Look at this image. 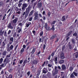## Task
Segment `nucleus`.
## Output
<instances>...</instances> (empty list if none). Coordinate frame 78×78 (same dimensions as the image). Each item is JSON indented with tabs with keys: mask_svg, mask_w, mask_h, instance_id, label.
<instances>
[{
	"mask_svg": "<svg viewBox=\"0 0 78 78\" xmlns=\"http://www.w3.org/2000/svg\"><path fill=\"white\" fill-rule=\"evenodd\" d=\"M5 45H6V44H5V41H3L2 44V48H5Z\"/></svg>",
	"mask_w": 78,
	"mask_h": 78,
	"instance_id": "obj_21",
	"label": "nucleus"
},
{
	"mask_svg": "<svg viewBox=\"0 0 78 78\" xmlns=\"http://www.w3.org/2000/svg\"><path fill=\"white\" fill-rule=\"evenodd\" d=\"M11 54L9 53V54H7L5 58L7 59H10V57H11Z\"/></svg>",
	"mask_w": 78,
	"mask_h": 78,
	"instance_id": "obj_14",
	"label": "nucleus"
},
{
	"mask_svg": "<svg viewBox=\"0 0 78 78\" xmlns=\"http://www.w3.org/2000/svg\"><path fill=\"white\" fill-rule=\"evenodd\" d=\"M27 75H28V76H30V72H28L27 73Z\"/></svg>",
	"mask_w": 78,
	"mask_h": 78,
	"instance_id": "obj_61",
	"label": "nucleus"
},
{
	"mask_svg": "<svg viewBox=\"0 0 78 78\" xmlns=\"http://www.w3.org/2000/svg\"><path fill=\"white\" fill-rule=\"evenodd\" d=\"M23 1V0H20L18 2V3H20L21 2H22Z\"/></svg>",
	"mask_w": 78,
	"mask_h": 78,
	"instance_id": "obj_56",
	"label": "nucleus"
},
{
	"mask_svg": "<svg viewBox=\"0 0 78 78\" xmlns=\"http://www.w3.org/2000/svg\"><path fill=\"white\" fill-rule=\"evenodd\" d=\"M7 52L6 51H4L3 52V53H2V55L3 56H6L7 53Z\"/></svg>",
	"mask_w": 78,
	"mask_h": 78,
	"instance_id": "obj_29",
	"label": "nucleus"
},
{
	"mask_svg": "<svg viewBox=\"0 0 78 78\" xmlns=\"http://www.w3.org/2000/svg\"><path fill=\"white\" fill-rule=\"evenodd\" d=\"M44 27L46 29V30H51V29L50 27L48 25V24L47 23H44Z\"/></svg>",
	"mask_w": 78,
	"mask_h": 78,
	"instance_id": "obj_5",
	"label": "nucleus"
},
{
	"mask_svg": "<svg viewBox=\"0 0 78 78\" xmlns=\"http://www.w3.org/2000/svg\"><path fill=\"white\" fill-rule=\"evenodd\" d=\"M3 5V2L1 1L0 2V6H2Z\"/></svg>",
	"mask_w": 78,
	"mask_h": 78,
	"instance_id": "obj_47",
	"label": "nucleus"
},
{
	"mask_svg": "<svg viewBox=\"0 0 78 78\" xmlns=\"http://www.w3.org/2000/svg\"><path fill=\"white\" fill-rule=\"evenodd\" d=\"M25 51V50L24 49V48H22L20 50V51L21 52H23Z\"/></svg>",
	"mask_w": 78,
	"mask_h": 78,
	"instance_id": "obj_43",
	"label": "nucleus"
},
{
	"mask_svg": "<svg viewBox=\"0 0 78 78\" xmlns=\"http://www.w3.org/2000/svg\"><path fill=\"white\" fill-rule=\"evenodd\" d=\"M45 47H46L45 45L44 44L43 46V48L44 50H45Z\"/></svg>",
	"mask_w": 78,
	"mask_h": 78,
	"instance_id": "obj_64",
	"label": "nucleus"
},
{
	"mask_svg": "<svg viewBox=\"0 0 78 78\" xmlns=\"http://www.w3.org/2000/svg\"><path fill=\"white\" fill-rule=\"evenodd\" d=\"M43 15H46L45 12V11L43 12Z\"/></svg>",
	"mask_w": 78,
	"mask_h": 78,
	"instance_id": "obj_63",
	"label": "nucleus"
},
{
	"mask_svg": "<svg viewBox=\"0 0 78 78\" xmlns=\"http://www.w3.org/2000/svg\"><path fill=\"white\" fill-rule=\"evenodd\" d=\"M69 69L70 71H72L73 70V68L72 67H70Z\"/></svg>",
	"mask_w": 78,
	"mask_h": 78,
	"instance_id": "obj_60",
	"label": "nucleus"
},
{
	"mask_svg": "<svg viewBox=\"0 0 78 78\" xmlns=\"http://www.w3.org/2000/svg\"><path fill=\"white\" fill-rule=\"evenodd\" d=\"M35 1V0H32L31 1V4H33V2Z\"/></svg>",
	"mask_w": 78,
	"mask_h": 78,
	"instance_id": "obj_62",
	"label": "nucleus"
},
{
	"mask_svg": "<svg viewBox=\"0 0 78 78\" xmlns=\"http://www.w3.org/2000/svg\"><path fill=\"white\" fill-rule=\"evenodd\" d=\"M31 9V5H29L26 9L25 12H24L22 14V16L23 18L24 17L25 19H26L28 17V14H29Z\"/></svg>",
	"mask_w": 78,
	"mask_h": 78,
	"instance_id": "obj_1",
	"label": "nucleus"
},
{
	"mask_svg": "<svg viewBox=\"0 0 78 78\" xmlns=\"http://www.w3.org/2000/svg\"><path fill=\"white\" fill-rule=\"evenodd\" d=\"M3 59L2 58H1L0 59V64H2V62H3Z\"/></svg>",
	"mask_w": 78,
	"mask_h": 78,
	"instance_id": "obj_36",
	"label": "nucleus"
},
{
	"mask_svg": "<svg viewBox=\"0 0 78 78\" xmlns=\"http://www.w3.org/2000/svg\"><path fill=\"white\" fill-rule=\"evenodd\" d=\"M16 36V33H14L13 34V37H15Z\"/></svg>",
	"mask_w": 78,
	"mask_h": 78,
	"instance_id": "obj_48",
	"label": "nucleus"
},
{
	"mask_svg": "<svg viewBox=\"0 0 78 78\" xmlns=\"http://www.w3.org/2000/svg\"><path fill=\"white\" fill-rule=\"evenodd\" d=\"M19 26H21V27H22L23 25V23H20L18 24Z\"/></svg>",
	"mask_w": 78,
	"mask_h": 78,
	"instance_id": "obj_51",
	"label": "nucleus"
},
{
	"mask_svg": "<svg viewBox=\"0 0 78 78\" xmlns=\"http://www.w3.org/2000/svg\"><path fill=\"white\" fill-rule=\"evenodd\" d=\"M58 60V58L57 57H55L54 58V61L55 62L56 64H57V61Z\"/></svg>",
	"mask_w": 78,
	"mask_h": 78,
	"instance_id": "obj_23",
	"label": "nucleus"
},
{
	"mask_svg": "<svg viewBox=\"0 0 78 78\" xmlns=\"http://www.w3.org/2000/svg\"><path fill=\"white\" fill-rule=\"evenodd\" d=\"M56 37V35H53L51 38V39L52 40V39H55V37Z\"/></svg>",
	"mask_w": 78,
	"mask_h": 78,
	"instance_id": "obj_22",
	"label": "nucleus"
},
{
	"mask_svg": "<svg viewBox=\"0 0 78 78\" xmlns=\"http://www.w3.org/2000/svg\"><path fill=\"white\" fill-rule=\"evenodd\" d=\"M55 52H53L51 54V56H54V55H55Z\"/></svg>",
	"mask_w": 78,
	"mask_h": 78,
	"instance_id": "obj_50",
	"label": "nucleus"
},
{
	"mask_svg": "<svg viewBox=\"0 0 78 78\" xmlns=\"http://www.w3.org/2000/svg\"><path fill=\"white\" fill-rule=\"evenodd\" d=\"M77 33H75L74 34H73V36H77Z\"/></svg>",
	"mask_w": 78,
	"mask_h": 78,
	"instance_id": "obj_44",
	"label": "nucleus"
},
{
	"mask_svg": "<svg viewBox=\"0 0 78 78\" xmlns=\"http://www.w3.org/2000/svg\"><path fill=\"white\" fill-rule=\"evenodd\" d=\"M16 31H17L19 33H20V32L22 31V28H20L19 27H17Z\"/></svg>",
	"mask_w": 78,
	"mask_h": 78,
	"instance_id": "obj_13",
	"label": "nucleus"
},
{
	"mask_svg": "<svg viewBox=\"0 0 78 78\" xmlns=\"http://www.w3.org/2000/svg\"><path fill=\"white\" fill-rule=\"evenodd\" d=\"M60 58L61 59H64L65 57L64 55V53L61 52L60 54Z\"/></svg>",
	"mask_w": 78,
	"mask_h": 78,
	"instance_id": "obj_16",
	"label": "nucleus"
},
{
	"mask_svg": "<svg viewBox=\"0 0 78 78\" xmlns=\"http://www.w3.org/2000/svg\"><path fill=\"white\" fill-rule=\"evenodd\" d=\"M52 30H53V31H54L55 30V28H54V25H53L52 26V27L51 28Z\"/></svg>",
	"mask_w": 78,
	"mask_h": 78,
	"instance_id": "obj_53",
	"label": "nucleus"
},
{
	"mask_svg": "<svg viewBox=\"0 0 78 78\" xmlns=\"http://www.w3.org/2000/svg\"><path fill=\"white\" fill-rule=\"evenodd\" d=\"M18 7L20 8L21 6H22V3H19V4H18Z\"/></svg>",
	"mask_w": 78,
	"mask_h": 78,
	"instance_id": "obj_46",
	"label": "nucleus"
},
{
	"mask_svg": "<svg viewBox=\"0 0 78 78\" xmlns=\"http://www.w3.org/2000/svg\"><path fill=\"white\" fill-rule=\"evenodd\" d=\"M10 46V45H9V44H8L7 45V51H10L11 50H13V48H14V46L12 45H11Z\"/></svg>",
	"mask_w": 78,
	"mask_h": 78,
	"instance_id": "obj_3",
	"label": "nucleus"
},
{
	"mask_svg": "<svg viewBox=\"0 0 78 78\" xmlns=\"http://www.w3.org/2000/svg\"><path fill=\"white\" fill-rule=\"evenodd\" d=\"M7 27L10 29H13V26L12 25V23L11 22V23H9Z\"/></svg>",
	"mask_w": 78,
	"mask_h": 78,
	"instance_id": "obj_6",
	"label": "nucleus"
},
{
	"mask_svg": "<svg viewBox=\"0 0 78 78\" xmlns=\"http://www.w3.org/2000/svg\"><path fill=\"white\" fill-rule=\"evenodd\" d=\"M35 51H36V49H35V48H34L33 49L32 51L31 52V53L33 54V53L35 52Z\"/></svg>",
	"mask_w": 78,
	"mask_h": 78,
	"instance_id": "obj_30",
	"label": "nucleus"
},
{
	"mask_svg": "<svg viewBox=\"0 0 78 78\" xmlns=\"http://www.w3.org/2000/svg\"><path fill=\"white\" fill-rule=\"evenodd\" d=\"M72 31H70L69 32V33H68V34H67V36H70V34H71V33H72Z\"/></svg>",
	"mask_w": 78,
	"mask_h": 78,
	"instance_id": "obj_38",
	"label": "nucleus"
},
{
	"mask_svg": "<svg viewBox=\"0 0 78 78\" xmlns=\"http://www.w3.org/2000/svg\"><path fill=\"white\" fill-rule=\"evenodd\" d=\"M69 49H70V50H72V49L73 48V47H72V44H69Z\"/></svg>",
	"mask_w": 78,
	"mask_h": 78,
	"instance_id": "obj_26",
	"label": "nucleus"
},
{
	"mask_svg": "<svg viewBox=\"0 0 78 78\" xmlns=\"http://www.w3.org/2000/svg\"><path fill=\"white\" fill-rule=\"evenodd\" d=\"M62 69L63 70H64L66 69V65L64 64H63L61 66Z\"/></svg>",
	"mask_w": 78,
	"mask_h": 78,
	"instance_id": "obj_11",
	"label": "nucleus"
},
{
	"mask_svg": "<svg viewBox=\"0 0 78 78\" xmlns=\"http://www.w3.org/2000/svg\"><path fill=\"white\" fill-rule=\"evenodd\" d=\"M39 62L38 60H34L32 62V63H33V64L36 65V64H37V62Z\"/></svg>",
	"mask_w": 78,
	"mask_h": 78,
	"instance_id": "obj_15",
	"label": "nucleus"
},
{
	"mask_svg": "<svg viewBox=\"0 0 78 78\" xmlns=\"http://www.w3.org/2000/svg\"><path fill=\"white\" fill-rule=\"evenodd\" d=\"M11 31L10 30H9L8 33V35L9 34H10L11 33Z\"/></svg>",
	"mask_w": 78,
	"mask_h": 78,
	"instance_id": "obj_57",
	"label": "nucleus"
},
{
	"mask_svg": "<svg viewBox=\"0 0 78 78\" xmlns=\"http://www.w3.org/2000/svg\"><path fill=\"white\" fill-rule=\"evenodd\" d=\"M13 41H14V37H11L10 38L9 40V44L11 45L12 44V42H13Z\"/></svg>",
	"mask_w": 78,
	"mask_h": 78,
	"instance_id": "obj_9",
	"label": "nucleus"
},
{
	"mask_svg": "<svg viewBox=\"0 0 78 78\" xmlns=\"http://www.w3.org/2000/svg\"><path fill=\"white\" fill-rule=\"evenodd\" d=\"M48 66L49 67H52V65L51 64H48Z\"/></svg>",
	"mask_w": 78,
	"mask_h": 78,
	"instance_id": "obj_49",
	"label": "nucleus"
},
{
	"mask_svg": "<svg viewBox=\"0 0 78 78\" xmlns=\"http://www.w3.org/2000/svg\"><path fill=\"white\" fill-rule=\"evenodd\" d=\"M27 60H24L23 62V66H24L25 65V64H26V63L27 62Z\"/></svg>",
	"mask_w": 78,
	"mask_h": 78,
	"instance_id": "obj_25",
	"label": "nucleus"
},
{
	"mask_svg": "<svg viewBox=\"0 0 78 78\" xmlns=\"http://www.w3.org/2000/svg\"><path fill=\"white\" fill-rule=\"evenodd\" d=\"M19 9L18 8V7H16L15 9V11H19Z\"/></svg>",
	"mask_w": 78,
	"mask_h": 78,
	"instance_id": "obj_45",
	"label": "nucleus"
},
{
	"mask_svg": "<svg viewBox=\"0 0 78 78\" xmlns=\"http://www.w3.org/2000/svg\"><path fill=\"white\" fill-rule=\"evenodd\" d=\"M31 23L30 22L28 23H26L25 27L28 28V27H29V26H30V25H31Z\"/></svg>",
	"mask_w": 78,
	"mask_h": 78,
	"instance_id": "obj_18",
	"label": "nucleus"
},
{
	"mask_svg": "<svg viewBox=\"0 0 78 78\" xmlns=\"http://www.w3.org/2000/svg\"><path fill=\"white\" fill-rule=\"evenodd\" d=\"M71 42L72 43H73V44H75V39H71Z\"/></svg>",
	"mask_w": 78,
	"mask_h": 78,
	"instance_id": "obj_31",
	"label": "nucleus"
},
{
	"mask_svg": "<svg viewBox=\"0 0 78 78\" xmlns=\"http://www.w3.org/2000/svg\"><path fill=\"white\" fill-rule=\"evenodd\" d=\"M42 3L41 2H40L37 4V8H41V6H42Z\"/></svg>",
	"mask_w": 78,
	"mask_h": 78,
	"instance_id": "obj_10",
	"label": "nucleus"
},
{
	"mask_svg": "<svg viewBox=\"0 0 78 78\" xmlns=\"http://www.w3.org/2000/svg\"><path fill=\"white\" fill-rule=\"evenodd\" d=\"M4 33V31L2 32V30H0V35H2Z\"/></svg>",
	"mask_w": 78,
	"mask_h": 78,
	"instance_id": "obj_33",
	"label": "nucleus"
},
{
	"mask_svg": "<svg viewBox=\"0 0 78 78\" xmlns=\"http://www.w3.org/2000/svg\"><path fill=\"white\" fill-rule=\"evenodd\" d=\"M73 56L74 57L76 58H77L78 57V52H76L75 53H74L73 54Z\"/></svg>",
	"mask_w": 78,
	"mask_h": 78,
	"instance_id": "obj_12",
	"label": "nucleus"
},
{
	"mask_svg": "<svg viewBox=\"0 0 78 78\" xmlns=\"http://www.w3.org/2000/svg\"><path fill=\"white\" fill-rule=\"evenodd\" d=\"M34 16H38V14H37V12H35L34 13Z\"/></svg>",
	"mask_w": 78,
	"mask_h": 78,
	"instance_id": "obj_40",
	"label": "nucleus"
},
{
	"mask_svg": "<svg viewBox=\"0 0 78 78\" xmlns=\"http://www.w3.org/2000/svg\"><path fill=\"white\" fill-rule=\"evenodd\" d=\"M56 21L55 20L52 23H51V25H53L54 24H55V23H56Z\"/></svg>",
	"mask_w": 78,
	"mask_h": 78,
	"instance_id": "obj_54",
	"label": "nucleus"
},
{
	"mask_svg": "<svg viewBox=\"0 0 78 78\" xmlns=\"http://www.w3.org/2000/svg\"><path fill=\"white\" fill-rule=\"evenodd\" d=\"M73 73L74 75H75V76H77V73H76L74 72Z\"/></svg>",
	"mask_w": 78,
	"mask_h": 78,
	"instance_id": "obj_59",
	"label": "nucleus"
},
{
	"mask_svg": "<svg viewBox=\"0 0 78 78\" xmlns=\"http://www.w3.org/2000/svg\"><path fill=\"white\" fill-rule=\"evenodd\" d=\"M43 31H41V32H40V36H42V35H43Z\"/></svg>",
	"mask_w": 78,
	"mask_h": 78,
	"instance_id": "obj_42",
	"label": "nucleus"
},
{
	"mask_svg": "<svg viewBox=\"0 0 78 78\" xmlns=\"http://www.w3.org/2000/svg\"><path fill=\"white\" fill-rule=\"evenodd\" d=\"M32 20H33V17L31 16L30 18L29 21H31Z\"/></svg>",
	"mask_w": 78,
	"mask_h": 78,
	"instance_id": "obj_55",
	"label": "nucleus"
},
{
	"mask_svg": "<svg viewBox=\"0 0 78 78\" xmlns=\"http://www.w3.org/2000/svg\"><path fill=\"white\" fill-rule=\"evenodd\" d=\"M9 62V58H5L4 60V63L5 64H6Z\"/></svg>",
	"mask_w": 78,
	"mask_h": 78,
	"instance_id": "obj_7",
	"label": "nucleus"
},
{
	"mask_svg": "<svg viewBox=\"0 0 78 78\" xmlns=\"http://www.w3.org/2000/svg\"><path fill=\"white\" fill-rule=\"evenodd\" d=\"M17 21H18V18L16 17L15 19L11 21V23H12V25L13 27H14L15 25H16Z\"/></svg>",
	"mask_w": 78,
	"mask_h": 78,
	"instance_id": "obj_2",
	"label": "nucleus"
},
{
	"mask_svg": "<svg viewBox=\"0 0 78 78\" xmlns=\"http://www.w3.org/2000/svg\"><path fill=\"white\" fill-rule=\"evenodd\" d=\"M64 62V60H61L58 62V63L60 64H63Z\"/></svg>",
	"mask_w": 78,
	"mask_h": 78,
	"instance_id": "obj_17",
	"label": "nucleus"
},
{
	"mask_svg": "<svg viewBox=\"0 0 78 78\" xmlns=\"http://www.w3.org/2000/svg\"><path fill=\"white\" fill-rule=\"evenodd\" d=\"M48 72V70L47 68H44L43 70V73H44L45 74L47 73Z\"/></svg>",
	"mask_w": 78,
	"mask_h": 78,
	"instance_id": "obj_8",
	"label": "nucleus"
},
{
	"mask_svg": "<svg viewBox=\"0 0 78 78\" xmlns=\"http://www.w3.org/2000/svg\"><path fill=\"white\" fill-rule=\"evenodd\" d=\"M44 41V40H42L41 38H40L39 39V42H43Z\"/></svg>",
	"mask_w": 78,
	"mask_h": 78,
	"instance_id": "obj_37",
	"label": "nucleus"
},
{
	"mask_svg": "<svg viewBox=\"0 0 78 78\" xmlns=\"http://www.w3.org/2000/svg\"><path fill=\"white\" fill-rule=\"evenodd\" d=\"M4 35L5 37H7L8 36V35L6 34V31H5Z\"/></svg>",
	"mask_w": 78,
	"mask_h": 78,
	"instance_id": "obj_32",
	"label": "nucleus"
},
{
	"mask_svg": "<svg viewBox=\"0 0 78 78\" xmlns=\"http://www.w3.org/2000/svg\"><path fill=\"white\" fill-rule=\"evenodd\" d=\"M70 77H71V78H75V76H74V75H73V74L72 73L70 75Z\"/></svg>",
	"mask_w": 78,
	"mask_h": 78,
	"instance_id": "obj_41",
	"label": "nucleus"
},
{
	"mask_svg": "<svg viewBox=\"0 0 78 78\" xmlns=\"http://www.w3.org/2000/svg\"><path fill=\"white\" fill-rule=\"evenodd\" d=\"M8 78H12V75L10 74L8 76Z\"/></svg>",
	"mask_w": 78,
	"mask_h": 78,
	"instance_id": "obj_52",
	"label": "nucleus"
},
{
	"mask_svg": "<svg viewBox=\"0 0 78 78\" xmlns=\"http://www.w3.org/2000/svg\"><path fill=\"white\" fill-rule=\"evenodd\" d=\"M55 73H56L57 74L58 73V69H57V66H55Z\"/></svg>",
	"mask_w": 78,
	"mask_h": 78,
	"instance_id": "obj_19",
	"label": "nucleus"
},
{
	"mask_svg": "<svg viewBox=\"0 0 78 78\" xmlns=\"http://www.w3.org/2000/svg\"><path fill=\"white\" fill-rule=\"evenodd\" d=\"M65 16H63L62 17V19L61 20L62 21V22H64L66 20V18H65Z\"/></svg>",
	"mask_w": 78,
	"mask_h": 78,
	"instance_id": "obj_24",
	"label": "nucleus"
},
{
	"mask_svg": "<svg viewBox=\"0 0 78 78\" xmlns=\"http://www.w3.org/2000/svg\"><path fill=\"white\" fill-rule=\"evenodd\" d=\"M34 6L33 7V8H35V6H36V5H37V2H35L34 3Z\"/></svg>",
	"mask_w": 78,
	"mask_h": 78,
	"instance_id": "obj_35",
	"label": "nucleus"
},
{
	"mask_svg": "<svg viewBox=\"0 0 78 78\" xmlns=\"http://www.w3.org/2000/svg\"><path fill=\"white\" fill-rule=\"evenodd\" d=\"M28 6V4L26 3H24L22 4V9L23 11L25 10V8H27Z\"/></svg>",
	"mask_w": 78,
	"mask_h": 78,
	"instance_id": "obj_4",
	"label": "nucleus"
},
{
	"mask_svg": "<svg viewBox=\"0 0 78 78\" xmlns=\"http://www.w3.org/2000/svg\"><path fill=\"white\" fill-rule=\"evenodd\" d=\"M16 14H20V11H19L17 12H16Z\"/></svg>",
	"mask_w": 78,
	"mask_h": 78,
	"instance_id": "obj_58",
	"label": "nucleus"
},
{
	"mask_svg": "<svg viewBox=\"0 0 78 78\" xmlns=\"http://www.w3.org/2000/svg\"><path fill=\"white\" fill-rule=\"evenodd\" d=\"M6 64L5 63H3L1 65V67L2 68L5 67L6 66Z\"/></svg>",
	"mask_w": 78,
	"mask_h": 78,
	"instance_id": "obj_27",
	"label": "nucleus"
},
{
	"mask_svg": "<svg viewBox=\"0 0 78 78\" xmlns=\"http://www.w3.org/2000/svg\"><path fill=\"white\" fill-rule=\"evenodd\" d=\"M47 75L48 77H50V76H51V73H50V72H48L47 74Z\"/></svg>",
	"mask_w": 78,
	"mask_h": 78,
	"instance_id": "obj_34",
	"label": "nucleus"
},
{
	"mask_svg": "<svg viewBox=\"0 0 78 78\" xmlns=\"http://www.w3.org/2000/svg\"><path fill=\"white\" fill-rule=\"evenodd\" d=\"M34 20H37L38 19V16H35L34 17Z\"/></svg>",
	"mask_w": 78,
	"mask_h": 78,
	"instance_id": "obj_39",
	"label": "nucleus"
},
{
	"mask_svg": "<svg viewBox=\"0 0 78 78\" xmlns=\"http://www.w3.org/2000/svg\"><path fill=\"white\" fill-rule=\"evenodd\" d=\"M34 11L33 10H31V11L30 12V13L29 14V16L30 17V16H31L33 15V13Z\"/></svg>",
	"mask_w": 78,
	"mask_h": 78,
	"instance_id": "obj_20",
	"label": "nucleus"
},
{
	"mask_svg": "<svg viewBox=\"0 0 78 78\" xmlns=\"http://www.w3.org/2000/svg\"><path fill=\"white\" fill-rule=\"evenodd\" d=\"M52 73L53 74V76H55V75L57 74V73H55V71L54 70H53L52 71Z\"/></svg>",
	"mask_w": 78,
	"mask_h": 78,
	"instance_id": "obj_28",
	"label": "nucleus"
}]
</instances>
